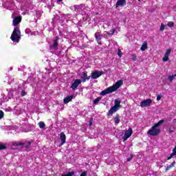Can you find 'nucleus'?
Returning a JSON list of instances; mask_svg holds the SVG:
<instances>
[{
	"instance_id": "obj_37",
	"label": "nucleus",
	"mask_w": 176,
	"mask_h": 176,
	"mask_svg": "<svg viewBox=\"0 0 176 176\" xmlns=\"http://www.w3.org/2000/svg\"><path fill=\"white\" fill-rule=\"evenodd\" d=\"M26 95H27V93L25 91H22L21 92L22 97H24V96H26Z\"/></svg>"
},
{
	"instance_id": "obj_31",
	"label": "nucleus",
	"mask_w": 176,
	"mask_h": 176,
	"mask_svg": "<svg viewBox=\"0 0 176 176\" xmlns=\"http://www.w3.org/2000/svg\"><path fill=\"white\" fill-rule=\"evenodd\" d=\"M164 28H166V25H164L163 23H162L161 26L160 28V31H164Z\"/></svg>"
},
{
	"instance_id": "obj_10",
	"label": "nucleus",
	"mask_w": 176,
	"mask_h": 176,
	"mask_svg": "<svg viewBox=\"0 0 176 176\" xmlns=\"http://www.w3.org/2000/svg\"><path fill=\"white\" fill-rule=\"evenodd\" d=\"M12 23H13V25L14 27H16V25H19V24H20V23H21V16H15L13 19Z\"/></svg>"
},
{
	"instance_id": "obj_27",
	"label": "nucleus",
	"mask_w": 176,
	"mask_h": 176,
	"mask_svg": "<svg viewBox=\"0 0 176 176\" xmlns=\"http://www.w3.org/2000/svg\"><path fill=\"white\" fill-rule=\"evenodd\" d=\"M176 74L172 75V76H168V79L170 80V82H173L174 79H175Z\"/></svg>"
},
{
	"instance_id": "obj_39",
	"label": "nucleus",
	"mask_w": 176,
	"mask_h": 176,
	"mask_svg": "<svg viewBox=\"0 0 176 176\" xmlns=\"http://www.w3.org/2000/svg\"><path fill=\"white\" fill-rule=\"evenodd\" d=\"M131 159H133V157H130L127 158L126 162H130V160H131Z\"/></svg>"
},
{
	"instance_id": "obj_24",
	"label": "nucleus",
	"mask_w": 176,
	"mask_h": 176,
	"mask_svg": "<svg viewBox=\"0 0 176 176\" xmlns=\"http://www.w3.org/2000/svg\"><path fill=\"white\" fill-rule=\"evenodd\" d=\"M6 149H8V147L5 144L0 142V151H5Z\"/></svg>"
},
{
	"instance_id": "obj_35",
	"label": "nucleus",
	"mask_w": 176,
	"mask_h": 176,
	"mask_svg": "<svg viewBox=\"0 0 176 176\" xmlns=\"http://www.w3.org/2000/svg\"><path fill=\"white\" fill-rule=\"evenodd\" d=\"M80 176H87V171L82 172Z\"/></svg>"
},
{
	"instance_id": "obj_1",
	"label": "nucleus",
	"mask_w": 176,
	"mask_h": 176,
	"mask_svg": "<svg viewBox=\"0 0 176 176\" xmlns=\"http://www.w3.org/2000/svg\"><path fill=\"white\" fill-rule=\"evenodd\" d=\"M164 123V120H160L157 123L155 124L154 126L151 127L150 130L147 131L148 135H152L153 137H156L160 134L161 131L159 127Z\"/></svg>"
},
{
	"instance_id": "obj_2",
	"label": "nucleus",
	"mask_w": 176,
	"mask_h": 176,
	"mask_svg": "<svg viewBox=\"0 0 176 176\" xmlns=\"http://www.w3.org/2000/svg\"><path fill=\"white\" fill-rule=\"evenodd\" d=\"M10 39L12 42H15L16 43H19V42H20V39H21V32L20 31V28L16 27L14 29L10 36Z\"/></svg>"
},
{
	"instance_id": "obj_7",
	"label": "nucleus",
	"mask_w": 176,
	"mask_h": 176,
	"mask_svg": "<svg viewBox=\"0 0 176 176\" xmlns=\"http://www.w3.org/2000/svg\"><path fill=\"white\" fill-rule=\"evenodd\" d=\"M131 134H133V129H131V128H129L128 131H125L123 137V142H124V141H127V139L131 137Z\"/></svg>"
},
{
	"instance_id": "obj_38",
	"label": "nucleus",
	"mask_w": 176,
	"mask_h": 176,
	"mask_svg": "<svg viewBox=\"0 0 176 176\" xmlns=\"http://www.w3.org/2000/svg\"><path fill=\"white\" fill-rule=\"evenodd\" d=\"M89 126H92L93 125V121H91V120H89Z\"/></svg>"
},
{
	"instance_id": "obj_15",
	"label": "nucleus",
	"mask_w": 176,
	"mask_h": 176,
	"mask_svg": "<svg viewBox=\"0 0 176 176\" xmlns=\"http://www.w3.org/2000/svg\"><path fill=\"white\" fill-rule=\"evenodd\" d=\"M124 6H126V0H118L117 3H116V8Z\"/></svg>"
},
{
	"instance_id": "obj_40",
	"label": "nucleus",
	"mask_w": 176,
	"mask_h": 176,
	"mask_svg": "<svg viewBox=\"0 0 176 176\" xmlns=\"http://www.w3.org/2000/svg\"><path fill=\"white\" fill-rule=\"evenodd\" d=\"M169 133H170V134H171V133H174V131L169 129Z\"/></svg>"
},
{
	"instance_id": "obj_36",
	"label": "nucleus",
	"mask_w": 176,
	"mask_h": 176,
	"mask_svg": "<svg viewBox=\"0 0 176 176\" xmlns=\"http://www.w3.org/2000/svg\"><path fill=\"white\" fill-rule=\"evenodd\" d=\"M161 99H162V96L157 95V101H160Z\"/></svg>"
},
{
	"instance_id": "obj_14",
	"label": "nucleus",
	"mask_w": 176,
	"mask_h": 176,
	"mask_svg": "<svg viewBox=\"0 0 176 176\" xmlns=\"http://www.w3.org/2000/svg\"><path fill=\"white\" fill-rule=\"evenodd\" d=\"M66 140H67V136L65 135V133H64V132H61L60 133L61 145H64V144H65Z\"/></svg>"
},
{
	"instance_id": "obj_29",
	"label": "nucleus",
	"mask_w": 176,
	"mask_h": 176,
	"mask_svg": "<svg viewBox=\"0 0 176 176\" xmlns=\"http://www.w3.org/2000/svg\"><path fill=\"white\" fill-rule=\"evenodd\" d=\"M131 59L133 61H137V54H132L131 55Z\"/></svg>"
},
{
	"instance_id": "obj_33",
	"label": "nucleus",
	"mask_w": 176,
	"mask_h": 176,
	"mask_svg": "<svg viewBox=\"0 0 176 176\" xmlns=\"http://www.w3.org/2000/svg\"><path fill=\"white\" fill-rule=\"evenodd\" d=\"M116 32V29H112L110 30V34L113 35V34H115Z\"/></svg>"
},
{
	"instance_id": "obj_20",
	"label": "nucleus",
	"mask_w": 176,
	"mask_h": 176,
	"mask_svg": "<svg viewBox=\"0 0 176 176\" xmlns=\"http://www.w3.org/2000/svg\"><path fill=\"white\" fill-rule=\"evenodd\" d=\"M146 49H148V43L146 41H145L141 46L140 47V50H142V52H145V50H146Z\"/></svg>"
},
{
	"instance_id": "obj_25",
	"label": "nucleus",
	"mask_w": 176,
	"mask_h": 176,
	"mask_svg": "<svg viewBox=\"0 0 176 176\" xmlns=\"http://www.w3.org/2000/svg\"><path fill=\"white\" fill-rule=\"evenodd\" d=\"M38 127H40L41 129H45V127H46V124L44 122L41 121L38 122Z\"/></svg>"
},
{
	"instance_id": "obj_42",
	"label": "nucleus",
	"mask_w": 176,
	"mask_h": 176,
	"mask_svg": "<svg viewBox=\"0 0 176 176\" xmlns=\"http://www.w3.org/2000/svg\"><path fill=\"white\" fill-rule=\"evenodd\" d=\"M81 6H85V5H81Z\"/></svg>"
},
{
	"instance_id": "obj_16",
	"label": "nucleus",
	"mask_w": 176,
	"mask_h": 176,
	"mask_svg": "<svg viewBox=\"0 0 176 176\" xmlns=\"http://www.w3.org/2000/svg\"><path fill=\"white\" fill-rule=\"evenodd\" d=\"M119 109L118 107H116V106H113L109 111V113L110 115H113L115 112H116Z\"/></svg>"
},
{
	"instance_id": "obj_3",
	"label": "nucleus",
	"mask_w": 176,
	"mask_h": 176,
	"mask_svg": "<svg viewBox=\"0 0 176 176\" xmlns=\"http://www.w3.org/2000/svg\"><path fill=\"white\" fill-rule=\"evenodd\" d=\"M10 144L12 146H22L23 148H30L31 146V142H28V144H24L23 142H11Z\"/></svg>"
},
{
	"instance_id": "obj_13",
	"label": "nucleus",
	"mask_w": 176,
	"mask_h": 176,
	"mask_svg": "<svg viewBox=\"0 0 176 176\" xmlns=\"http://www.w3.org/2000/svg\"><path fill=\"white\" fill-rule=\"evenodd\" d=\"M96 38V41H97L98 45H102V43H101V33L99 32H97L95 33L94 35Z\"/></svg>"
},
{
	"instance_id": "obj_11",
	"label": "nucleus",
	"mask_w": 176,
	"mask_h": 176,
	"mask_svg": "<svg viewBox=\"0 0 176 176\" xmlns=\"http://www.w3.org/2000/svg\"><path fill=\"white\" fill-rule=\"evenodd\" d=\"M110 93H113V90L111 87H108L107 89L102 91L100 92V96H107V94H110Z\"/></svg>"
},
{
	"instance_id": "obj_12",
	"label": "nucleus",
	"mask_w": 176,
	"mask_h": 176,
	"mask_svg": "<svg viewBox=\"0 0 176 176\" xmlns=\"http://www.w3.org/2000/svg\"><path fill=\"white\" fill-rule=\"evenodd\" d=\"M86 80H90V76H87V72H82L81 76V82L85 83Z\"/></svg>"
},
{
	"instance_id": "obj_6",
	"label": "nucleus",
	"mask_w": 176,
	"mask_h": 176,
	"mask_svg": "<svg viewBox=\"0 0 176 176\" xmlns=\"http://www.w3.org/2000/svg\"><path fill=\"white\" fill-rule=\"evenodd\" d=\"M122 85H123V80H120L117 81L116 84L111 86V87L113 91H116V90H118V89H119L122 86Z\"/></svg>"
},
{
	"instance_id": "obj_32",
	"label": "nucleus",
	"mask_w": 176,
	"mask_h": 176,
	"mask_svg": "<svg viewBox=\"0 0 176 176\" xmlns=\"http://www.w3.org/2000/svg\"><path fill=\"white\" fill-rule=\"evenodd\" d=\"M5 113L2 110H0V119H2L4 116Z\"/></svg>"
},
{
	"instance_id": "obj_17",
	"label": "nucleus",
	"mask_w": 176,
	"mask_h": 176,
	"mask_svg": "<svg viewBox=\"0 0 176 176\" xmlns=\"http://www.w3.org/2000/svg\"><path fill=\"white\" fill-rule=\"evenodd\" d=\"M73 98H74V96H69L65 98L63 100L64 104H68V102H70V101H72Z\"/></svg>"
},
{
	"instance_id": "obj_28",
	"label": "nucleus",
	"mask_w": 176,
	"mask_h": 176,
	"mask_svg": "<svg viewBox=\"0 0 176 176\" xmlns=\"http://www.w3.org/2000/svg\"><path fill=\"white\" fill-rule=\"evenodd\" d=\"M74 174H75V173L74 171H72V172H68L67 174H63L62 175V176H72L74 175Z\"/></svg>"
},
{
	"instance_id": "obj_30",
	"label": "nucleus",
	"mask_w": 176,
	"mask_h": 176,
	"mask_svg": "<svg viewBox=\"0 0 176 176\" xmlns=\"http://www.w3.org/2000/svg\"><path fill=\"white\" fill-rule=\"evenodd\" d=\"M168 27L173 28L174 27V22L173 21H169L167 24Z\"/></svg>"
},
{
	"instance_id": "obj_22",
	"label": "nucleus",
	"mask_w": 176,
	"mask_h": 176,
	"mask_svg": "<svg viewBox=\"0 0 176 176\" xmlns=\"http://www.w3.org/2000/svg\"><path fill=\"white\" fill-rule=\"evenodd\" d=\"M58 36L56 37V39L54 41V43H53V47L56 48L57 47V46H58Z\"/></svg>"
},
{
	"instance_id": "obj_19",
	"label": "nucleus",
	"mask_w": 176,
	"mask_h": 176,
	"mask_svg": "<svg viewBox=\"0 0 176 176\" xmlns=\"http://www.w3.org/2000/svg\"><path fill=\"white\" fill-rule=\"evenodd\" d=\"M175 166V161H173L170 165L167 166L166 168H165V173H167V171H169V170H171L173 167Z\"/></svg>"
},
{
	"instance_id": "obj_41",
	"label": "nucleus",
	"mask_w": 176,
	"mask_h": 176,
	"mask_svg": "<svg viewBox=\"0 0 176 176\" xmlns=\"http://www.w3.org/2000/svg\"><path fill=\"white\" fill-rule=\"evenodd\" d=\"M58 2H62L63 0H57Z\"/></svg>"
},
{
	"instance_id": "obj_9",
	"label": "nucleus",
	"mask_w": 176,
	"mask_h": 176,
	"mask_svg": "<svg viewBox=\"0 0 176 176\" xmlns=\"http://www.w3.org/2000/svg\"><path fill=\"white\" fill-rule=\"evenodd\" d=\"M171 54V49L166 50V52L164 54V56L162 58V61L164 63L170 60V54Z\"/></svg>"
},
{
	"instance_id": "obj_4",
	"label": "nucleus",
	"mask_w": 176,
	"mask_h": 176,
	"mask_svg": "<svg viewBox=\"0 0 176 176\" xmlns=\"http://www.w3.org/2000/svg\"><path fill=\"white\" fill-rule=\"evenodd\" d=\"M102 75H104V72L96 70L91 72V78L92 79H98V78H100V76H101Z\"/></svg>"
},
{
	"instance_id": "obj_34",
	"label": "nucleus",
	"mask_w": 176,
	"mask_h": 176,
	"mask_svg": "<svg viewBox=\"0 0 176 176\" xmlns=\"http://www.w3.org/2000/svg\"><path fill=\"white\" fill-rule=\"evenodd\" d=\"M118 56L122 57V51H120V49L118 50Z\"/></svg>"
},
{
	"instance_id": "obj_26",
	"label": "nucleus",
	"mask_w": 176,
	"mask_h": 176,
	"mask_svg": "<svg viewBox=\"0 0 176 176\" xmlns=\"http://www.w3.org/2000/svg\"><path fill=\"white\" fill-rule=\"evenodd\" d=\"M101 101V97H98L94 100V104L98 105V104Z\"/></svg>"
},
{
	"instance_id": "obj_21",
	"label": "nucleus",
	"mask_w": 176,
	"mask_h": 176,
	"mask_svg": "<svg viewBox=\"0 0 176 176\" xmlns=\"http://www.w3.org/2000/svg\"><path fill=\"white\" fill-rule=\"evenodd\" d=\"M120 100L116 99L114 101V107H116L117 108H120Z\"/></svg>"
},
{
	"instance_id": "obj_8",
	"label": "nucleus",
	"mask_w": 176,
	"mask_h": 176,
	"mask_svg": "<svg viewBox=\"0 0 176 176\" xmlns=\"http://www.w3.org/2000/svg\"><path fill=\"white\" fill-rule=\"evenodd\" d=\"M82 83V80L80 79H76L74 82L72 84V90L75 91L76 89H78L79 85Z\"/></svg>"
},
{
	"instance_id": "obj_18",
	"label": "nucleus",
	"mask_w": 176,
	"mask_h": 176,
	"mask_svg": "<svg viewBox=\"0 0 176 176\" xmlns=\"http://www.w3.org/2000/svg\"><path fill=\"white\" fill-rule=\"evenodd\" d=\"M120 122V115L116 114V117L114 118V123L115 124L118 125Z\"/></svg>"
},
{
	"instance_id": "obj_43",
	"label": "nucleus",
	"mask_w": 176,
	"mask_h": 176,
	"mask_svg": "<svg viewBox=\"0 0 176 176\" xmlns=\"http://www.w3.org/2000/svg\"><path fill=\"white\" fill-rule=\"evenodd\" d=\"M139 1H141V0H138Z\"/></svg>"
},
{
	"instance_id": "obj_5",
	"label": "nucleus",
	"mask_w": 176,
	"mask_h": 176,
	"mask_svg": "<svg viewBox=\"0 0 176 176\" xmlns=\"http://www.w3.org/2000/svg\"><path fill=\"white\" fill-rule=\"evenodd\" d=\"M151 104H152V99H146L142 100L140 102V107L141 108H145V107H151Z\"/></svg>"
},
{
	"instance_id": "obj_23",
	"label": "nucleus",
	"mask_w": 176,
	"mask_h": 176,
	"mask_svg": "<svg viewBox=\"0 0 176 176\" xmlns=\"http://www.w3.org/2000/svg\"><path fill=\"white\" fill-rule=\"evenodd\" d=\"M176 152L174 149H173V153L170 155V156L166 159V160H170V159H173L174 156H175Z\"/></svg>"
}]
</instances>
